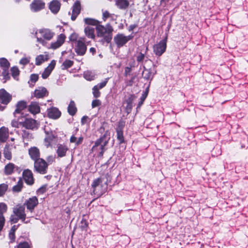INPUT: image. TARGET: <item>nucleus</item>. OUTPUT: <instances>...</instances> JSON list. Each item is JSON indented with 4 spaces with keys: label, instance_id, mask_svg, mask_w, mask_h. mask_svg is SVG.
I'll use <instances>...</instances> for the list:
<instances>
[{
    "label": "nucleus",
    "instance_id": "nucleus-1",
    "mask_svg": "<svg viewBox=\"0 0 248 248\" xmlns=\"http://www.w3.org/2000/svg\"><path fill=\"white\" fill-rule=\"evenodd\" d=\"M144 59V55L140 54V61L141 60L143 61ZM142 64L143 70L142 73V77L143 78L146 80L147 82L145 83V91H143L141 98H140V104L147 97L149 93L151 80L156 73V70L153 62L150 60H145L144 61L142 62Z\"/></svg>",
    "mask_w": 248,
    "mask_h": 248
},
{
    "label": "nucleus",
    "instance_id": "nucleus-2",
    "mask_svg": "<svg viewBox=\"0 0 248 248\" xmlns=\"http://www.w3.org/2000/svg\"><path fill=\"white\" fill-rule=\"evenodd\" d=\"M96 35L98 37L102 38V42L109 43L112 38L113 27L109 24L105 26L99 24L95 27Z\"/></svg>",
    "mask_w": 248,
    "mask_h": 248
},
{
    "label": "nucleus",
    "instance_id": "nucleus-3",
    "mask_svg": "<svg viewBox=\"0 0 248 248\" xmlns=\"http://www.w3.org/2000/svg\"><path fill=\"white\" fill-rule=\"evenodd\" d=\"M107 185L104 178L100 177L94 180L92 185L94 194L97 196H100L106 190Z\"/></svg>",
    "mask_w": 248,
    "mask_h": 248
},
{
    "label": "nucleus",
    "instance_id": "nucleus-4",
    "mask_svg": "<svg viewBox=\"0 0 248 248\" xmlns=\"http://www.w3.org/2000/svg\"><path fill=\"white\" fill-rule=\"evenodd\" d=\"M55 33L51 30L46 28H43L38 30L35 33L37 41L44 44L45 41H50L54 36Z\"/></svg>",
    "mask_w": 248,
    "mask_h": 248
},
{
    "label": "nucleus",
    "instance_id": "nucleus-5",
    "mask_svg": "<svg viewBox=\"0 0 248 248\" xmlns=\"http://www.w3.org/2000/svg\"><path fill=\"white\" fill-rule=\"evenodd\" d=\"M107 133H106L103 137L96 141L94 145L92 148V152L98 153L99 156L103 155L104 147L108 142V138H107Z\"/></svg>",
    "mask_w": 248,
    "mask_h": 248
},
{
    "label": "nucleus",
    "instance_id": "nucleus-6",
    "mask_svg": "<svg viewBox=\"0 0 248 248\" xmlns=\"http://www.w3.org/2000/svg\"><path fill=\"white\" fill-rule=\"evenodd\" d=\"M14 215L10 217V221L13 223H16L18 219L25 221L26 214L25 213V207L22 205H18L13 209Z\"/></svg>",
    "mask_w": 248,
    "mask_h": 248
},
{
    "label": "nucleus",
    "instance_id": "nucleus-7",
    "mask_svg": "<svg viewBox=\"0 0 248 248\" xmlns=\"http://www.w3.org/2000/svg\"><path fill=\"white\" fill-rule=\"evenodd\" d=\"M167 47V38L155 44L153 46V51L155 55L161 56L166 51Z\"/></svg>",
    "mask_w": 248,
    "mask_h": 248
},
{
    "label": "nucleus",
    "instance_id": "nucleus-8",
    "mask_svg": "<svg viewBox=\"0 0 248 248\" xmlns=\"http://www.w3.org/2000/svg\"><path fill=\"white\" fill-rule=\"evenodd\" d=\"M34 168L37 171L40 173L45 174L46 172L47 164L45 160L38 158L35 161Z\"/></svg>",
    "mask_w": 248,
    "mask_h": 248
},
{
    "label": "nucleus",
    "instance_id": "nucleus-9",
    "mask_svg": "<svg viewBox=\"0 0 248 248\" xmlns=\"http://www.w3.org/2000/svg\"><path fill=\"white\" fill-rule=\"evenodd\" d=\"M133 36H125L123 34H118L114 37V41L118 46H122L133 38Z\"/></svg>",
    "mask_w": 248,
    "mask_h": 248
},
{
    "label": "nucleus",
    "instance_id": "nucleus-10",
    "mask_svg": "<svg viewBox=\"0 0 248 248\" xmlns=\"http://www.w3.org/2000/svg\"><path fill=\"white\" fill-rule=\"evenodd\" d=\"M84 38H80L77 42L76 52L80 55H84L86 51L87 47L84 43Z\"/></svg>",
    "mask_w": 248,
    "mask_h": 248
},
{
    "label": "nucleus",
    "instance_id": "nucleus-11",
    "mask_svg": "<svg viewBox=\"0 0 248 248\" xmlns=\"http://www.w3.org/2000/svg\"><path fill=\"white\" fill-rule=\"evenodd\" d=\"M66 38V36L63 34H61L57 36V40L56 41L52 42L49 47V49H52L53 50L59 48L64 43L65 40Z\"/></svg>",
    "mask_w": 248,
    "mask_h": 248
},
{
    "label": "nucleus",
    "instance_id": "nucleus-12",
    "mask_svg": "<svg viewBox=\"0 0 248 248\" xmlns=\"http://www.w3.org/2000/svg\"><path fill=\"white\" fill-rule=\"evenodd\" d=\"M45 6V3L42 0H33L30 5L31 10L34 12L43 9Z\"/></svg>",
    "mask_w": 248,
    "mask_h": 248
},
{
    "label": "nucleus",
    "instance_id": "nucleus-13",
    "mask_svg": "<svg viewBox=\"0 0 248 248\" xmlns=\"http://www.w3.org/2000/svg\"><path fill=\"white\" fill-rule=\"evenodd\" d=\"M12 99V96L4 89L0 90V102L7 105Z\"/></svg>",
    "mask_w": 248,
    "mask_h": 248
},
{
    "label": "nucleus",
    "instance_id": "nucleus-14",
    "mask_svg": "<svg viewBox=\"0 0 248 248\" xmlns=\"http://www.w3.org/2000/svg\"><path fill=\"white\" fill-rule=\"evenodd\" d=\"M38 204V199L35 196L29 198L26 201L25 203V204L26 205L27 209L31 212L32 211V210Z\"/></svg>",
    "mask_w": 248,
    "mask_h": 248
},
{
    "label": "nucleus",
    "instance_id": "nucleus-15",
    "mask_svg": "<svg viewBox=\"0 0 248 248\" xmlns=\"http://www.w3.org/2000/svg\"><path fill=\"white\" fill-rule=\"evenodd\" d=\"M56 61L55 60H52L47 66L46 68H45V70L42 74V78L43 79H46L48 77V76L51 74L52 70L54 69L55 65H56Z\"/></svg>",
    "mask_w": 248,
    "mask_h": 248
},
{
    "label": "nucleus",
    "instance_id": "nucleus-16",
    "mask_svg": "<svg viewBox=\"0 0 248 248\" xmlns=\"http://www.w3.org/2000/svg\"><path fill=\"white\" fill-rule=\"evenodd\" d=\"M38 126V124L37 122L31 118H27L24 120V124L23 127L27 129H33L37 128Z\"/></svg>",
    "mask_w": 248,
    "mask_h": 248
},
{
    "label": "nucleus",
    "instance_id": "nucleus-17",
    "mask_svg": "<svg viewBox=\"0 0 248 248\" xmlns=\"http://www.w3.org/2000/svg\"><path fill=\"white\" fill-rule=\"evenodd\" d=\"M61 5L59 0H53L49 3V8L53 14H57L60 9Z\"/></svg>",
    "mask_w": 248,
    "mask_h": 248
},
{
    "label": "nucleus",
    "instance_id": "nucleus-18",
    "mask_svg": "<svg viewBox=\"0 0 248 248\" xmlns=\"http://www.w3.org/2000/svg\"><path fill=\"white\" fill-rule=\"evenodd\" d=\"M23 177L27 184L32 185L33 183L32 173L31 170H25L23 172Z\"/></svg>",
    "mask_w": 248,
    "mask_h": 248
},
{
    "label": "nucleus",
    "instance_id": "nucleus-19",
    "mask_svg": "<svg viewBox=\"0 0 248 248\" xmlns=\"http://www.w3.org/2000/svg\"><path fill=\"white\" fill-rule=\"evenodd\" d=\"M81 10L80 3L78 1L75 2L73 6L72 14L71 19L75 20L78 15L79 14Z\"/></svg>",
    "mask_w": 248,
    "mask_h": 248
},
{
    "label": "nucleus",
    "instance_id": "nucleus-20",
    "mask_svg": "<svg viewBox=\"0 0 248 248\" xmlns=\"http://www.w3.org/2000/svg\"><path fill=\"white\" fill-rule=\"evenodd\" d=\"M61 114V112L56 108L53 107L47 110L48 116L51 119H57L60 117Z\"/></svg>",
    "mask_w": 248,
    "mask_h": 248
},
{
    "label": "nucleus",
    "instance_id": "nucleus-21",
    "mask_svg": "<svg viewBox=\"0 0 248 248\" xmlns=\"http://www.w3.org/2000/svg\"><path fill=\"white\" fill-rule=\"evenodd\" d=\"M68 148L65 145L58 144L56 153L58 157H62L66 155Z\"/></svg>",
    "mask_w": 248,
    "mask_h": 248
},
{
    "label": "nucleus",
    "instance_id": "nucleus-22",
    "mask_svg": "<svg viewBox=\"0 0 248 248\" xmlns=\"http://www.w3.org/2000/svg\"><path fill=\"white\" fill-rule=\"evenodd\" d=\"M49 59L48 54L45 53V54H40L35 58V64L40 65L45 62L47 61Z\"/></svg>",
    "mask_w": 248,
    "mask_h": 248
},
{
    "label": "nucleus",
    "instance_id": "nucleus-23",
    "mask_svg": "<svg viewBox=\"0 0 248 248\" xmlns=\"http://www.w3.org/2000/svg\"><path fill=\"white\" fill-rule=\"evenodd\" d=\"M29 154L31 159L35 161L39 157V150L36 147H31L29 150Z\"/></svg>",
    "mask_w": 248,
    "mask_h": 248
},
{
    "label": "nucleus",
    "instance_id": "nucleus-24",
    "mask_svg": "<svg viewBox=\"0 0 248 248\" xmlns=\"http://www.w3.org/2000/svg\"><path fill=\"white\" fill-rule=\"evenodd\" d=\"M47 94V91L45 87H39L35 90L34 92V95L37 98H42Z\"/></svg>",
    "mask_w": 248,
    "mask_h": 248
},
{
    "label": "nucleus",
    "instance_id": "nucleus-25",
    "mask_svg": "<svg viewBox=\"0 0 248 248\" xmlns=\"http://www.w3.org/2000/svg\"><path fill=\"white\" fill-rule=\"evenodd\" d=\"M9 136V132L7 128L2 127L0 128V142H5Z\"/></svg>",
    "mask_w": 248,
    "mask_h": 248
},
{
    "label": "nucleus",
    "instance_id": "nucleus-26",
    "mask_svg": "<svg viewBox=\"0 0 248 248\" xmlns=\"http://www.w3.org/2000/svg\"><path fill=\"white\" fill-rule=\"evenodd\" d=\"M84 32L86 36L89 38L94 39L95 37L94 30L93 28L87 26L84 28Z\"/></svg>",
    "mask_w": 248,
    "mask_h": 248
},
{
    "label": "nucleus",
    "instance_id": "nucleus-27",
    "mask_svg": "<svg viewBox=\"0 0 248 248\" xmlns=\"http://www.w3.org/2000/svg\"><path fill=\"white\" fill-rule=\"evenodd\" d=\"M134 96L133 95L130 96L127 100H126L123 103V107L125 108L126 111L129 113L132 107V102L134 99Z\"/></svg>",
    "mask_w": 248,
    "mask_h": 248
},
{
    "label": "nucleus",
    "instance_id": "nucleus-28",
    "mask_svg": "<svg viewBox=\"0 0 248 248\" xmlns=\"http://www.w3.org/2000/svg\"><path fill=\"white\" fill-rule=\"evenodd\" d=\"M29 110L32 114H36L40 112V108L37 103L32 102L29 106Z\"/></svg>",
    "mask_w": 248,
    "mask_h": 248
},
{
    "label": "nucleus",
    "instance_id": "nucleus-29",
    "mask_svg": "<svg viewBox=\"0 0 248 248\" xmlns=\"http://www.w3.org/2000/svg\"><path fill=\"white\" fill-rule=\"evenodd\" d=\"M115 4L119 9H124L128 6L129 2L127 0H115Z\"/></svg>",
    "mask_w": 248,
    "mask_h": 248
},
{
    "label": "nucleus",
    "instance_id": "nucleus-30",
    "mask_svg": "<svg viewBox=\"0 0 248 248\" xmlns=\"http://www.w3.org/2000/svg\"><path fill=\"white\" fill-rule=\"evenodd\" d=\"M84 23L89 25L95 26V27L100 24V22L97 19L92 18H85L84 19Z\"/></svg>",
    "mask_w": 248,
    "mask_h": 248
},
{
    "label": "nucleus",
    "instance_id": "nucleus-31",
    "mask_svg": "<svg viewBox=\"0 0 248 248\" xmlns=\"http://www.w3.org/2000/svg\"><path fill=\"white\" fill-rule=\"evenodd\" d=\"M27 104L24 101H19L16 105V108L14 112V115L16 116V114L19 113L22 110L26 108Z\"/></svg>",
    "mask_w": 248,
    "mask_h": 248
},
{
    "label": "nucleus",
    "instance_id": "nucleus-32",
    "mask_svg": "<svg viewBox=\"0 0 248 248\" xmlns=\"http://www.w3.org/2000/svg\"><path fill=\"white\" fill-rule=\"evenodd\" d=\"M83 140V137L82 136H80L78 138L76 137L75 135H72L69 140L70 142L71 143H74L75 145L78 146L82 143Z\"/></svg>",
    "mask_w": 248,
    "mask_h": 248
},
{
    "label": "nucleus",
    "instance_id": "nucleus-33",
    "mask_svg": "<svg viewBox=\"0 0 248 248\" xmlns=\"http://www.w3.org/2000/svg\"><path fill=\"white\" fill-rule=\"evenodd\" d=\"M46 136L45 138L44 141L45 145L48 147L50 145L51 142L54 140L55 136L52 133H46Z\"/></svg>",
    "mask_w": 248,
    "mask_h": 248
},
{
    "label": "nucleus",
    "instance_id": "nucleus-34",
    "mask_svg": "<svg viewBox=\"0 0 248 248\" xmlns=\"http://www.w3.org/2000/svg\"><path fill=\"white\" fill-rule=\"evenodd\" d=\"M68 113L71 115H74L76 113L77 111V108L73 101H71L70 102L68 107Z\"/></svg>",
    "mask_w": 248,
    "mask_h": 248
},
{
    "label": "nucleus",
    "instance_id": "nucleus-35",
    "mask_svg": "<svg viewBox=\"0 0 248 248\" xmlns=\"http://www.w3.org/2000/svg\"><path fill=\"white\" fill-rule=\"evenodd\" d=\"M15 168V165L13 163L8 164L4 168L5 173L9 175L12 173Z\"/></svg>",
    "mask_w": 248,
    "mask_h": 248
},
{
    "label": "nucleus",
    "instance_id": "nucleus-36",
    "mask_svg": "<svg viewBox=\"0 0 248 248\" xmlns=\"http://www.w3.org/2000/svg\"><path fill=\"white\" fill-rule=\"evenodd\" d=\"M114 15L111 14L107 10H102V19L104 21H106L108 18H111L112 20H114L113 17Z\"/></svg>",
    "mask_w": 248,
    "mask_h": 248
},
{
    "label": "nucleus",
    "instance_id": "nucleus-37",
    "mask_svg": "<svg viewBox=\"0 0 248 248\" xmlns=\"http://www.w3.org/2000/svg\"><path fill=\"white\" fill-rule=\"evenodd\" d=\"M84 77L88 80H93L95 78V74L91 71H87L84 72Z\"/></svg>",
    "mask_w": 248,
    "mask_h": 248
},
{
    "label": "nucleus",
    "instance_id": "nucleus-38",
    "mask_svg": "<svg viewBox=\"0 0 248 248\" xmlns=\"http://www.w3.org/2000/svg\"><path fill=\"white\" fill-rule=\"evenodd\" d=\"M38 75L35 74H32L31 75L30 80L29 81V83L31 85L33 86L34 83L38 80Z\"/></svg>",
    "mask_w": 248,
    "mask_h": 248
},
{
    "label": "nucleus",
    "instance_id": "nucleus-39",
    "mask_svg": "<svg viewBox=\"0 0 248 248\" xmlns=\"http://www.w3.org/2000/svg\"><path fill=\"white\" fill-rule=\"evenodd\" d=\"M0 66L4 69H8L10 66V63L6 59L1 58L0 59Z\"/></svg>",
    "mask_w": 248,
    "mask_h": 248
},
{
    "label": "nucleus",
    "instance_id": "nucleus-40",
    "mask_svg": "<svg viewBox=\"0 0 248 248\" xmlns=\"http://www.w3.org/2000/svg\"><path fill=\"white\" fill-rule=\"evenodd\" d=\"M98 86H94L93 88V94L95 98L99 97L100 95V93Z\"/></svg>",
    "mask_w": 248,
    "mask_h": 248
},
{
    "label": "nucleus",
    "instance_id": "nucleus-41",
    "mask_svg": "<svg viewBox=\"0 0 248 248\" xmlns=\"http://www.w3.org/2000/svg\"><path fill=\"white\" fill-rule=\"evenodd\" d=\"M7 210V205L3 202H0V215H3L4 213L6 212Z\"/></svg>",
    "mask_w": 248,
    "mask_h": 248
},
{
    "label": "nucleus",
    "instance_id": "nucleus-42",
    "mask_svg": "<svg viewBox=\"0 0 248 248\" xmlns=\"http://www.w3.org/2000/svg\"><path fill=\"white\" fill-rule=\"evenodd\" d=\"M4 157L8 160H10L12 158V154L11 152L8 150V148H5L4 150Z\"/></svg>",
    "mask_w": 248,
    "mask_h": 248
},
{
    "label": "nucleus",
    "instance_id": "nucleus-43",
    "mask_svg": "<svg viewBox=\"0 0 248 248\" xmlns=\"http://www.w3.org/2000/svg\"><path fill=\"white\" fill-rule=\"evenodd\" d=\"M7 185L4 184L0 185V196H2L7 189Z\"/></svg>",
    "mask_w": 248,
    "mask_h": 248
},
{
    "label": "nucleus",
    "instance_id": "nucleus-44",
    "mask_svg": "<svg viewBox=\"0 0 248 248\" xmlns=\"http://www.w3.org/2000/svg\"><path fill=\"white\" fill-rule=\"evenodd\" d=\"M11 72L13 77L15 78L19 74L18 69L16 67H13L11 68Z\"/></svg>",
    "mask_w": 248,
    "mask_h": 248
},
{
    "label": "nucleus",
    "instance_id": "nucleus-45",
    "mask_svg": "<svg viewBox=\"0 0 248 248\" xmlns=\"http://www.w3.org/2000/svg\"><path fill=\"white\" fill-rule=\"evenodd\" d=\"M73 64V62L70 60H67L65 61L63 63V66L65 68L70 67Z\"/></svg>",
    "mask_w": 248,
    "mask_h": 248
},
{
    "label": "nucleus",
    "instance_id": "nucleus-46",
    "mask_svg": "<svg viewBox=\"0 0 248 248\" xmlns=\"http://www.w3.org/2000/svg\"><path fill=\"white\" fill-rule=\"evenodd\" d=\"M101 104V102L99 99H95L93 100L92 102V107L93 108H94L95 107H98L100 106Z\"/></svg>",
    "mask_w": 248,
    "mask_h": 248
},
{
    "label": "nucleus",
    "instance_id": "nucleus-47",
    "mask_svg": "<svg viewBox=\"0 0 248 248\" xmlns=\"http://www.w3.org/2000/svg\"><path fill=\"white\" fill-rule=\"evenodd\" d=\"M11 124L13 127L18 128L19 127L22 126V125L20 124H19L18 121L17 119H15L12 120L11 122Z\"/></svg>",
    "mask_w": 248,
    "mask_h": 248
},
{
    "label": "nucleus",
    "instance_id": "nucleus-48",
    "mask_svg": "<svg viewBox=\"0 0 248 248\" xmlns=\"http://www.w3.org/2000/svg\"><path fill=\"white\" fill-rule=\"evenodd\" d=\"M17 248H30V246L27 242H23L19 244Z\"/></svg>",
    "mask_w": 248,
    "mask_h": 248
},
{
    "label": "nucleus",
    "instance_id": "nucleus-49",
    "mask_svg": "<svg viewBox=\"0 0 248 248\" xmlns=\"http://www.w3.org/2000/svg\"><path fill=\"white\" fill-rule=\"evenodd\" d=\"M5 224V218L3 215H0V232L2 230Z\"/></svg>",
    "mask_w": 248,
    "mask_h": 248
},
{
    "label": "nucleus",
    "instance_id": "nucleus-50",
    "mask_svg": "<svg viewBox=\"0 0 248 248\" xmlns=\"http://www.w3.org/2000/svg\"><path fill=\"white\" fill-rule=\"evenodd\" d=\"M117 138L120 142H122L124 140L123 133L120 130L117 131Z\"/></svg>",
    "mask_w": 248,
    "mask_h": 248
},
{
    "label": "nucleus",
    "instance_id": "nucleus-51",
    "mask_svg": "<svg viewBox=\"0 0 248 248\" xmlns=\"http://www.w3.org/2000/svg\"><path fill=\"white\" fill-rule=\"evenodd\" d=\"M30 58H23L20 61V63L23 65H25L30 62Z\"/></svg>",
    "mask_w": 248,
    "mask_h": 248
},
{
    "label": "nucleus",
    "instance_id": "nucleus-52",
    "mask_svg": "<svg viewBox=\"0 0 248 248\" xmlns=\"http://www.w3.org/2000/svg\"><path fill=\"white\" fill-rule=\"evenodd\" d=\"M21 187H22L21 184L18 183L16 186H14L13 187V189L14 191L19 192L20 191V190L21 189Z\"/></svg>",
    "mask_w": 248,
    "mask_h": 248
},
{
    "label": "nucleus",
    "instance_id": "nucleus-53",
    "mask_svg": "<svg viewBox=\"0 0 248 248\" xmlns=\"http://www.w3.org/2000/svg\"><path fill=\"white\" fill-rule=\"evenodd\" d=\"M25 119H26V118H25V117L22 116L18 117L17 119L18 121L19 124H20L22 125V127H23L24 124Z\"/></svg>",
    "mask_w": 248,
    "mask_h": 248
},
{
    "label": "nucleus",
    "instance_id": "nucleus-54",
    "mask_svg": "<svg viewBox=\"0 0 248 248\" xmlns=\"http://www.w3.org/2000/svg\"><path fill=\"white\" fill-rule=\"evenodd\" d=\"M78 39V34L74 33H72L70 36V40L71 41H75Z\"/></svg>",
    "mask_w": 248,
    "mask_h": 248
},
{
    "label": "nucleus",
    "instance_id": "nucleus-55",
    "mask_svg": "<svg viewBox=\"0 0 248 248\" xmlns=\"http://www.w3.org/2000/svg\"><path fill=\"white\" fill-rule=\"evenodd\" d=\"M107 82L108 80L106 79L105 81L97 85V86H98L99 89H101L104 87L106 86Z\"/></svg>",
    "mask_w": 248,
    "mask_h": 248
},
{
    "label": "nucleus",
    "instance_id": "nucleus-56",
    "mask_svg": "<svg viewBox=\"0 0 248 248\" xmlns=\"http://www.w3.org/2000/svg\"><path fill=\"white\" fill-rule=\"evenodd\" d=\"M6 69H4V71H3V73H2V75H3V77H4V78L6 79L9 78L8 72V71H7Z\"/></svg>",
    "mask_w": 248,
    "mask_h": 248
},
{
    "label": "nucleus",
    "instance_id": "nucleus-57",
    "mask_svg": "<svg viewBox=\"0 0 248 248\" xmlns=\"http://www.w3.org/2000/svg\"><path fill=\"white\" fill-rule=\"evenodd\" d=\"M55 160V157L52 156V155H51V156H49L47 158V160L48 162H52L54 161Z\"/></svg>",
    "mask_w": 248,
    "mask_h": 248
},
{
    "label": "nucleus",
    "instance_id": "nucleus-58",
    "mask_svg": "<svg viewBox=\"0 0 248 248\" xmlns=\"http://www.w3.org/2000/svg\"><path fill=\"white\" fill-rule=\"evenodd\" d=\"M46 188L45 186H43L39 188L38 190V192L40 193H43L46 191Z\"/></svg>",
    "mask_w": 248,
    "mask_h": 248
},
{
    "label": "nucleus",
    "instance_id": "nucleus-59",
    "mask_svg": "<svg viewBox=\"0 0 248 248\" xmlns=\"http://www.w3.org/2000/svg\"><path fill=\"white\" fill-rule=\"evenodd\" d=\"M9 237L13 241L15 240V233H9Z\"/></svg>",
    "mask_w": 248,
    "mask_h": 248
},
{
    "label": "nucleus",
    "instance_id": "nucleus-60",
    "mask_svg": "<svg viewBox=\"0 0 248 248\" xmlns=\"http://www.w3.org/2000/svg\"><path fill=\"white\" fill-rule=\"evenodd\" d=\"M16 229H17V227H16V226L14 225L11 228L10 233H15V232L16 230Z\"/></svg>",
    "mask_w": 248,
    "mask_h": 248
},
{
    "label": "nucleus",
    "instance_id": "nucleus-61",
    "mask_svg": "<svg viewBox=\"0 0 248 248\" xmlns=\"http://www.w3.org/2000/svg\"><path fill=\"white\" fill-rule=\"evenodd\" d=\"M90 51L93 54H94L95 52V49L93 47H91L90 49Z\"/></svg>",
    "mask_w": 248,
    "mask_h": 248
},
{
    "label": "nucleus",
    "instance_id": "nucleus-62",
    "mask_svg": "<svg viewBox=\"0 0 248 248\" xmlns=\"http://www.w3.org/2000/svg\"><path fill=\"white\" fill-rule=\"evenodd\" d=\"M4 108L2 107H0V110H3L4 109Z\"/></svg>",
    "mask_w": 248,
    "mask_h": 248
},
{
    "label": "nucleus",
    "instance_id": "nucleus-63",
    "mask_svg": "<svg viewBox=\"0 0 248 248\" xmlns=\"http://www.w3.org/2000/svg\"><path fill=\"white\" fill-rule=\"evenodd\" d=\"M11 141H14L15 140V139L14 138H11Z\"/></svg>",
    "mask_w": 248,
    "mask_h": 248
},
{
    "label": "nucleus",
    "instance_id": "nucleus-64",
    "mask_svg": "<svg viewBox=\"0 0 248 248\" xmlns=\"http://www.w3.org/2000/svg\"><path fill=\"white\" fill-rule=\"evenodd\" d=\"M129 70V69L128 68H126V69H125V72H127V70Z\"/></svg>",
    "mask_w": 248,
    "mask_h": 248
}]
</instances>
